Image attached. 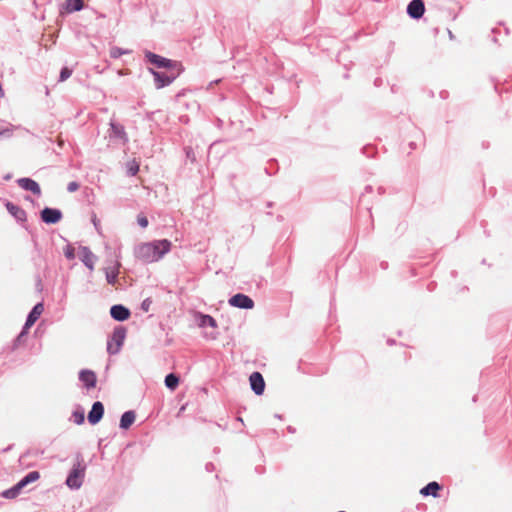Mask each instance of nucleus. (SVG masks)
Masks as SVG:
<instances>
[{
  "mask_svg": "<svg viewBox=\"0 0 512 512\" xmlns=\"http://www.w3.org/2000/svg\"><path fill=\"white\" fill-rule=\"evenodd\" d=\"M5 207L7 211L15 218L17 222L24 223L27 220V213L26 211L21 208L20 206L10 202L6 201Z\"/></svg>",
  "mask_w": 512,
  "mask_h": 512,
  "instance_id": "obj_14",
  "label": "nucleus"
},
{
  "mask_svg": "<svg viewBox=\"0 0 512 512\" xmlns=\"http://www.w3.org/2000/svg\"><path fill=\"white\" fill-rule=\"evenodd\" d=\"M127 330L124 326H116L108 338L107 341V352L110 355H116L120 352L121 347L124 344Z\"/></svg>",
  "mask_w": 512,
  "mask_h": 512,
  "instance_id": "obj_4",
  "label": "nucleus"
},
{
  "mask_svg": "<svg viewBox=\"0 0 512 512\" xmlns=\"http://www.w3.org/2000/svg\"><path fill=\"white\" fill-rule=\"evenodd\" d=\"M40 478V473L38 471H31L27 473L20 481L16 484L20 486V489L23 490L27 485L37 481Z\"/></svg>",
  "mask_w": 512,
  "mask_h": 512,
  "instance_id": "obj_21",
  "label": "nucleus"
},
{
  "mask_svg": "<svg viewBox=\"0 0 512 512\" xmlns=\"http://www.w3.org/2000/svg\"><path fill=\"white\" fill-rule=\"evenodd\" d=\"M228 303L232 307L240 308V309H252L254 307V301L248 295L243 293H237L231 296L228 300Z\"/></svg>",
  "mask_w": 512,
  "mask_h": 512,
  "instance_id": "obj_7",
  "label": "nucleus"
},
{
  "mask_svg": "<svg viewBox=\"0 0 512 512\" xmlns=\"http://www.w3.org/2000/svg\"><path fill=\"white\" fill-rule=\"evenodd\" d=\"M130 52V50L114 46L110 49V57L113 59H118L122 55L129 54Z\"/></svg>",
  "mask_w": 512,
  "mask_h": 512,
  "instance_id": "obj_27",
  "label": "nucleus"
},
{
  "mask_svg": "<svg viewBox=\"0 0 512 512\" xmlns=\"http://www.w3.org/2000/svg\"><path fill=\"white\" fill-rule=\"evenodd\" d=\"M441 488L442 486L438 482L432 481L425 485L423 488H421L420 494L423 496L438 497V492L441 490Z\"/></svg>",
  "mask_w": 512,
  "mask_h": 512,
  "instance_id": "obj_19",
  "label": "nucleus"
},
{
  "mask_svg": "<svg viewBox=\"0 0 512 512\" xmlns=\"http://www.w3.org/2000/svg\"><path fill=\"white\" fill-rule=\"evenodd\" d=\"M275 417L281 419V415L276 414Z\"/></svg>",
  "mask_w": 512,
  "mask_h": 512,
  "instance_id": "obj_47",
  "label": "nucleus"
},
{
  "mask_svg": "<svg viewBox=\"0 0 512 512\" xmlns=\"http://www.w3.org/2000/svg\"><path fill=\"white\" fill-rule=\"evenodd\" d=\"M362 152L367 157H373V155L375 153V149L373 146L367 145V146L363 147Z\"/></svg>",
  "mask_w": 512,
  "mask_h": 512,
  "instance_id": "obj_34",
  "label": "nucleus"
},
{
  "mask_svg": "<svg viewBox=\"0 0 512 512\" xmlns=\"http://www.w3.org/2000/svg\"><path fill=\"white\" fill-rule=\"evenodd\" d=\"M83 462L82 455L77 454L76 463L73 465L65 481L66 485L72 490H78L83 484L86 470V465Z\"/></svg>",
  "mask_w": 512,
  "mask_h": 512,
  "instance_id": "obj_2",
  "label": "nucleus"
},
{
  "mask_svg": "<svg viewBox=\"0 0 512 512\" xmlns=\"http://www.w3.org/2000/svg\"><path fill=\"white\" fill-rule=\"evenodd\" d=\"M365 192H366V193H371V192H372V186H371V185H367V186L365 187Z\"/></svg>",
  "mask_w": 512,
  "mask_h": 512,
  "instance_id": "obj_40",
  "label": "nucleus"
},
{
  "mask_svg": "<svg viewBox=\"0 0 512 512\" xmlns=\"http://www.w3.org/2000/svg\"><path fill=\"white\" fill-rule=\"evenodd\" d=\"M186 156L191 159V161H195V155L191 148H186Z\"/></svg>",
  "mask_w": 512,
  "mask_h": 512,
  "instance_id": "obj_36",
  "label": "nucleus"
},
{
  "mask_svg": "<svg viewBox=\"0 0 512 512\" xmlns=\"http://www.w3.org/2000/svg\"><path fill=\"white\" fill-rule=\"evenodd\" d=\"M64 255L68 260H73L75 258V249L72 245L68 244L64 248Z\"/></svg>",
  "mask_w": 512,
  "mask_h": 512,
  "instance_id": "obj_31",
  "label": "nucleus"
},
{
  "mask_svg": "<svg viewBox=\"0 0 512 512\" xmlns=\"http://www.w3.org/2000/svg\"><path fill=\"white\" fill-rule=\"evenodd\" d=\"M71 75H72V69L65 66L60 71L59 81L60 82L66 81Z\"/></svg>",
  "mask_w": 512,
  "mask_h": 512,
  "instance_id": "obj_30",
  "label": "nucleus"
},
{
  "mask_svg": "<svg viewBox=\"0 0 512 512\" xmlns=\"http://www.w3.org/2000/svg\"><path fill=\"white\" fill-rule=\"evenodd\" d=\"M79 187H80V185L78 182L72 181V182L68 183L67 191L70 193H73V192L77 191L79 189Z\"/></svg>",
  "mask_w": 512,
  "mask_h": 512,
  "instance_id": "obj_35",
  "label": "nucleus"
},
{
  "mask_svg": "<svg viewBox=\"0 0 512 512\" xmlns=\"http://www.w3.org/2000/svg\"><path fill=\"white\" fill-rule=\"evenodd\" d=\"M44 311V306L42 302H39L34 305V307L31 309V311L28 313L26 317V328H31L35 322L39 319L40 315Z\"/></svg>",
  "mask_w": 512,
  "mask_h": 512,
  "instance_id": "obj_16",
  "label": "nucleus"
},
{
  "mask_svg": "<svg viewBox=\"0 0 512 512\" xmlns=\"http://www.w3.org/2000/svg\"><path fill=\"white\" fill-rule=\"evenodd\" d=\"M198 325L201 328H205V327L216 328L217 327V322H216V320L211 315L199 313V315H198Z\"/></svg>",
  "mask_w": 512,
  "mask_h": 512,
  "instance_id": "obj_23",
  "label": "nucleus"
},
{
  "mask_svg": "<svg viewBox=\"0 0 512 512\" xmlns=\"http://www.w3.org/2000/svg\"><path fill=\"white\" fill-rule=\"evenodd\" d=\"M84 8V0H66L64 9L67 13L81 11Z\"/></svg>",
  "mask_w": 512,
  "mask_h": 512,
  "instance_id": "obj_22",
  "label": "nucleus"
},
{
  "mask_svg": "<svg viewBox=\"0 0 512 512\" xmlns=\"http://www.w3.org/2000/svg\"><path fill=\"white\" fill-rule=\"evenodd\" d=\"M40 218L45 224H56L62 220L63 214L58 208L45 207L40 211Z\"/></svg>",
  "mask_w": 512,
  "mask_h": 512,
  "instance_id": "obj_6",
  "label": "nucleus"
},
{
  "mask_svg": "<svg viewBox=\"0 0 512 512\" xmlns=\"http://www.w3.org/2000/svg\"><path fill=\"white\" fill-rule=\"evenodd\" d=\"M267 207L268 208H272L273 207V202H267Z\"/></svg>",
  "mask_w": 512,
  "mask_h": 512,
  "instance_id": "obj_43",
  "label": "nucleus"
},
{
  "mask_svg": "<svg viewBox=\"0 0 512 512\" xmlns=\"http://www.w3.org/2000/svg\"><path fill=\"white\" fill-rule=\"evenodd\" d=\"M29 329L30 328H26V324L24 323V326L22 327L21 332L18 334V336L15 338V340L13 342L14 348L18 347L24 341L25 337L28 334Z\"/></svg>",
  "mask_w": 512,
  "mask_h": 512,
  "instance_id": "obj_28",
  "label": "nucleus"
},
{
  "mask_svg": "<svg viewBox=\"0 0 512 512\" xmlns=\"http://www.w3.org/2000/svg\"><path fill=\"white\" fill-rule=\"evenodd\" d=\"M80 252H81V261L83 262V264L88 269L93 270L94 269L95 259H96L95 255L86 246H82L80 248Z\"/></svg>",
  "mask_w": 512,
  "mask_h": 512,
  "instance_id": "obj_17",
  "label": "nucleus"
},
{
  "mask_svg": "<svg viewBox=\"0 0 512 512\" xmlns=\"http://www.w3.org/2000/svg\"><path fill=\"white\" fill-rule=\"evenodd\" d=\"M72 417H73V421L77 424V425H81L84 423L85 421V412H84V409H82L81 407L77 408L73 413H72Z\"/></svg>",
  "mask_w": 512,
  "mask_h": 512,
  "instance_id": "obj_26",
  "label": "nucleus"
},
{
  "mask_svg": "<svg viewBox=\"0 0 512 512\" xmlns=\"http://www.w3.org/2000/svg\"><path fill=\"white\" fill-rule=\"evenodd\" d=\"M109 132V136L111 138L119 139L122 142V144L128 143L129 138L122 124L111 121Z\"/></svg>",
  "mask_w": 512,
  "mask_h": 512,
  "instance_id": "obj_9",
  "label": "nucleus"
},
{
  "mask_svg": "<svg viewBox=\"0 0 512 512\" xmlns=\"http://www.w3.org/2000/svg\"><path fill=\"white\" fill-rule=\"evenodd\" d=\"M148 71L154 77V85H155L156 89H162L164 87L169 86L183 72V71H168V70H167V72H160L153 68H148Z\"/></svg>",
  "mask_w": 512,
  "mask_h": 512,
  "instance_id": "obj_5",
  "label": "nucleus"
},
{
  "mask_svg": "<svg viewBox=\"0 0 512 512\" xmlns=\"http://www.w3.org/2000/svg\"><path fill=\"white\" fill-rule=\"evenodd\" d=\"M449 37L452 39L454 36L451 31H449Z\"/></svg>",
  "mask_w": 512,
  "mask_h": 512,
  "instance_id": "obj_45",
  "label": "nucleus"
},
{
  "mask_svg": "<svg viewBox=\"0 0 512 512\" xmlns=\"http://www.w3.org/2000/svg\"><path fill=\"white\" fill-rule=\"evenodd\" d=\"M121 267V263L119 260L115 261V265L112 269L106 268L105 269V276L106 281L110 285H115L118 275H119V268Z\"/></svg>",
  "mask_w": 512,
  "mask_h": 512,
  "instance_id": "obj_20",
  "label": "nucleus"
},
{
  "mask_svg": "<svg viewBox=\"0 0 512 512\" xmlns=\"http://www.w3.org/2000/svg\"><path fill=\"white\" fill-rule=\"evenodd\" d=\"M79 380L87 390H90L96 386L97 376L95 372L90 369H82L79 372Z\"/></svg>",
  "mask_w": 512,
  "mask_h": 512,
  "instance_id": "obj_12",
  "label": "nucleus"
},
{
  "mask_svg": "<svg viewBox=\"0 0 512 512\" xmlns=\"http://www.w3.org/2000/svg\"><path fill=\"white\" fill-rule=\"evenodd\" d=\"M171 250V242L167 239L141 243L134 249V255L144 263L159 261Z\"/></svg>",
  "mask_w": 512,
  "mask_h": 512,
  "instance_id": "obj_1",
  "label": "nucleus"
},
{
  "mask_svg": "<svg viewBox=\"0 0 512 512\" xmlns=\"http://www.w3.org/2000/svg\"><path fill=\"white\" fill-rule=\"evenodd\" d=\"M407 14L412 19H420L425 12V3L423 0H411L407 5Z\"/></svg>",
  "mask_w": 512,
  "mask_h": 512,
  "instance_id": "obj_8",
  "label": "nucleus"
},
{
  "mask_svg": "<svg viewBox=\"0 0 512 512\" xmlns=\"http://www.w3.org/2000/svg\"><path fill=\"white\" fill-rule=\"evenodd\" d=\"M11 177H12V176H11V174H6V175L3 177V179H4L5 181H8V180H10V179H11Z\"/></svg>",
  "mask_w": 512,
  "mask_h": 512,
  "instance_id": "obj_42",
  "label": "nucleus"
},
{
  "mask_svg": "<svg viewBox=\"0 0 512 512\" xmlns=\"http://www.w3.org/2000/svg\"><path fill=\"white\" fill-rule=\"evenodd\" d=\"M151 304H152V299L151 298H146L142 301L141 303V310L144 311V312H148L150 310V307H151Z\"/></svg>",
  "mask_w": 512,
  "mask_h": 512,
  "instance_id": "obj_33",
  "label": "nucleus"
},
{
  "mask_svg": "<svg viewBox=\"0 0 512 512\" xmlns=\"http://www.w3.org/2000/svg\"><path fill=\"white\" fill-rule=\"evenodd\" d=\"M165 386L170 390H175L179 385V377L175 373H169L165 377Z\"/></svg>",
  "mask_w": 512,
  "mask_h": 512,
  "instance_id": "obj_24",
  "label": "nucleus"
},
{
  "mask_svg": "<svg viewBox=\"0 0 512 512\" xmlns=\"http://www.w3.org/2000/svg\"><path fill=\"white\" fill-rule=\"evenodd\" d=\"M104 415V405L100 401H96L93 403L91 410L88 413V422L91 425H96L101 421Z\"/></svg>",
  "mask_w": 512,
  "mask_h": 512,
  "instance_id": "obj_11",
  "label": "nucleus"
},
{
  "mask_svg": "<svg viewBox=\"0 0 512 512\" xmlns=\"http://www.w3.org/2000/svg\"><path fill=\"white\" fill-rule=\"evenodd\" d=\"M206 470L209 471V472L214 470V465L212 463H207L206 464Z\"/></svg>",
  "mask_w": 512,
  "mask_h": 512,
  "instance_id": "obj_37",
  "label": "nucleus"
},
{
  "mask_svg": "<svg viewBox=\"0 0 512 512\" xmlns=\"http://www.w3.org/2000/svg\"><path fill=\"white\" fill-rule=\"evenodd\" d=\"M145 59L157 68H163L168 71H184V67L181 62L165 58L151 51L145 52Z\"/></svg>",
  "mask_w": 512,
  "mask_h": 512,
  "instance_id": "obj_3",
  "label": "nucleus"
},
{
  "mask_svg": "<svg viewBox=\"0 0 512 512\" xmlns=\"http://www.w3.org/2000/svg\"><path fill=\"white\" fill-rule=\"evenodd\" d=\"M17 184L24 190L32 192L34 195L41 194L40 185L33 179L28 177L19 178Z\"/></svg>",
  "mask_w": 512,
  "mask_h": 512,
  "instance_id": "obj_15",
  "label": "nucleus"
},
{
  "mask_svg": "<svg viewBox=\"0 0 512 512\" xmlns=\"http://www.w3.org/2000/svg\"><path fill=\"white\" fill-rule=\"evenodd\" d=\"M409 145H410V147H411L412 149H414V148H415V143H414V142H411Z\"/></svg>",
  "mask_w": 512,
  "mask_h": 512,
  "instance_id": "obj_44",
  "label": "nucleus"
},
{
  "mask_svg": "<svg viewBox=\"0 0 512 512\" xmlns=\"http://www.w3.org/2000/svg\"><path fill=\"white\" fill-rule=\"evenodd\" d=\"M287 431H288L289 433H292V434H293V433H295V432H296V429H295L293 426H288V427H287Z\"/></svg>",
  "mask_w": 512,
  "mask_h": 512,
  "instance_id": "obj_39",
  "label": "nucleus"
},
{
  "mask_svg": "<svg viewBox=\"0 0 512 512\" xmlns=\"http://www.w3.org/2000/svg\"><path fill=\"white\" fill-rule=\"evenodd\" d=\"M136 419V413L133 410L124 412L120 418L119 427L123 430L129 429Z\"/></svg>",
  "mask_w": 512,
  "mask_h": 512,
  "instance_id": "obj_18",
  "label": "nucleus"
},
{
  "mask_svg": "<svg viewBox=\"0 0 512 512\" xmlns=\"http://www.w3.org/2000/svg\"><path fill=\"white\" fill-rule=\"evenodd\" d=\"M249 382H250L252 391L256 395L260 396L264 393L265 381L260 372H257V371L253 372L249 377Z\"/></svg>",
  "mask_w": 512,
  "mask_h": 512,
  "instance_id": "obj_10",
  "label": "nucleus"
},
{
  "mask_svg": "<svg viewBox=\"0 0 512 512\" xmlns=\"http://www.w3.org/2000/svg\"><path fill=\"white\" fill-rule=\"evenodd\" d=\"M110 315L114 320L123 322L130 317L131 312L124 305L115 304V305L111 306V308H110Z\"/></svg>",
  "mask_w": 512,
  "mask_h": 512,
  "instance_id": "obj_13",
  "label": "nucleus"
},
{
  "mask_svg": "<svg viewBox=\"0 0 512 512\" xmlns=\"http://www.w3.org/2000/svg\"><path fill=\"white\" fill-rule=\"evenodd\" d=\"M137 223L140 227L146 228L148 226V219L145 215L139 214L137 216Z\"/></svg>",
  "mask_w": 512,
  "mask_h": 512,
  "instance_id": "obj_32",
  "label": "nucleus"
},
{
  "mask_svg": "<svg viewBox=\"0 0 512 512\" xmlns=\"http://www.w3.org/2000/svg\"><path fill=\"white\" fill-rule=\"evenodd\" d=\"M4 134H7L8 136H10L11 133L8 129H3V130L0 129V135H4Z\"/></svg>",
  "mask_w": 512,
  "mask_h": 512,
  "instance_id": "obj_38",
  "label": "nucleus"
},
{
  "mask_svg": "<svg viewBox=\"0 0 512 512\" xmlns=\"http://www.w3.org/2000/svg\"><path fill=\"white\" fill-rule=\"evenodd\" d=\"M139 171V164L133 160L127 163V174L129 176H135Z\"/></svg>",
  "mask_w": 512,
  "mask_h": 512,
  "instance_id": "obj_29",
  "label": "nucleus"
},
{
  "mask_svg": "<svg viewBox=\"0 0 512 512\" xmlns=\"http://www.w3.org/2000/svg\"><path fill=\"white\" fill-rule=\"evenodd\" d=\"M388 343H389V344H393V343H394V341H393V340H389V341H388Z\"/></svg>",
  "mask_w": 512,
  "mask_h": 512,
  "instance_id": "obj_46",
  "label": "nucleus"
},
{
  "mask_svg": "<svg viewBox=\"0 0 512 512\" xmlns=\"http://www.w3.org/2000/svg\"><path fill=\"white\" fill-rule=\"evenodd\" d=\"M21 491L22 490L20 489V486L15 484L11 488L4 490L1 493V496L6 498V499H14V498H16L21 493Z\"/></svg>",
  "mask_w": 512,
  "mask_h": 512,
  "instance_id": "obj_25",
  "label": "nucleus"
},
{
  "mask_svg": "<svg viewBox=\"0 0 512 512\" xmlns=\"http://www.w3.org/2000/svg\"><path fill=\"white\" fill-rule=\"evenodd\" d=\"M93 224H94L95 228H96L97 230H99V229H98L99 222L97 221V219H96V218H94V219H93Z\"/></svg>",
  "mask_w": 512,
  "mask_h": 512,
  "instance_id": "obj_41",
  "label": "nucleus"
}]
</instances>
